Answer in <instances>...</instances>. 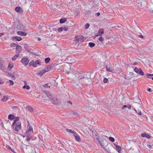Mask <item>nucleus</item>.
<instances>
[{"instance_id": "f257e3e1", "label": "nucleus", "mask_w": 153, "mask_h": 153, "mask_svg": "<svg viewBox=\"0 0 153 153\" xmlns=\"http://www.w3.org/2000/svg\"><path fill=\"white\" fill-rule=\"evenodd\" d=\"M97 139L98 140L101 146L103 148H105L108 145V142L105 140H102L101 141L99 140L98 137H96Z\"/></svg>"}, {"instance_id": "f03ea898", "label": "nucleus", "mask_w": 153, "mask_h": 153, "mask_svg": "<svg viewBox=\"0 0 153 153\" xmlns=\"http://www.w3.org/2000/svg\"><path fill=\"white\" fill-rule=\"evenodd\" d=\"M29 60L27 57H24L21 59L20 62L22 63L24 66H26L28 64Z\"/></svg>"}, {"instance_id": "7ed1b4c3", "label": "nucleus", "mask_w": 153, "mask_h": 153, "mask_svg": "<svg viewBox=\"0 0 153 153\" xmlns=\"http://www.w3.org/2000/svg\"><path fill=\"white\" fill-rule=\"evenodd\" d=\"M75 40L79 43L84 41V37L82 36H76L75 38Z\"/></svg>"}, {"instance_id": "20e7f679", "label": "nucleus", "mask_w": 153, "mask_h": 153, "mask_svg": "<svg viewBox=\"0 0 153 153\" xmlns=\"http://www.w3.org/2000/svg\"><path fill=\"white\" fill-rule=\"evenodd\" d=\"M134 68V71L137 73L141 76H143L144 75V73L141 68L138 69L137 67H135Z\"/></svg>"}, {"instance_id": "39448f33", "label": "nucleus", "mask_w": 153, "mask_h": 153, "mask_svg": "<svg viewBox=\"0 0 153 153\" xmlns=\"http://www.w3.org/2000/svg\"><path fill=\"white\" fill-rule=\"evenodd\" d=\"M93 72H91L90 73L86 72L85 73L84 72L83 78H86L87 79L90 78H92L93 77H91V75L93 74Z\"/></svg>"}, {"instance_id": "423d86ee", "label": "nucleus", "mask_w": 153, "mask_h": 153, "mask_svg": "<svg viewBox=\"0 0 153 153\" xmlns=\"http://www.w3.org/2000/svg\"><path fill=\"white\" fill-rule=\"evenodd\" d=\"M84 74V72H83L82 73L76 72L75 74V75L77 78L81 79L83 78Z\"/></svg>"}, {"instance_id": "0eeeda50", "label": "nucleus", "mask_w": 153, "mask_h": 153, "mask_svg": "<svg viewBox=\"0 0 153 153\" xmlns=\"http://www.w3.org/2000/svg\"><path fill=\"white\" fill-rule=\"evenodd\" d=\"M74 136L77 141L79 142L81 141V140L78 134L76 132L75 133V134H74Z\"/></svg>"}, {"instance_id": "6e6552de", "label": "nucleus", "mask_w": 153, "mask_h": 153, "mask_svg": "<svg viewBox=\"0 0 153 153\" xmlns=\"http://www.w3.org/2000/svg\"><path fill=\"white\" fill-rule=\"evenodd\" d=\"M16 53L19 54V53H20L22 50V47L19 45H17L16 46Z\"/></svg>"}, {"instance_id": "1a4fd4ad", "label": "nucleus", "mask_w": 153, "mask_h": 153, "mask_svg": "<svg viewBox=\"0 0 153 153\" xmlns=\"http://www.w3.org/2000/svg\"><path fill=\"white\" fill-rule=\"evenodd\" d=\"M21 128V124L18 123V124L16 125L15 126V130L17 132L19 131Z\"/></svg>"}, {"instance_id": "9d476101", "label": "nucleus", "mask_w": 153, "mask_h": 153, "mask_svg": "<svg viewBox=\"0 0 153 153\" xmlns=\"http://www.w3.org/2000/svg\"><path fill=\"white\" fill-rule=\"evenodd\" d=\"M58 64H56V65H55V64H54L53 66H52V65H49L47 68H46V70L47 71H51L52 70L53 66H56V65H58Z\"/></svg>"}, {"instance_id": "9b49d317", "label": "nucleus", "mask_w": 153, "mask_h": 153, "mask_svg": "<svg viewBox=\"0 0 153 153\" xmlns=\"http://www.w3.org/2000/svg\"><path fill=\"white\" fill-rule=\"evenodd\" d=\"M17 33L21 36H26L27 33L25 32L21 31H18L17 32Z\"/></svg>"}, {"instance_id": "f8f14e48", "label": "nucleus", "mask_w": 153, "mask_h": 153, "mask_svg": "<svg viewBox=\"0 0 153 153\" xmlns=\"http://www.w3.org/2000/svg\"><path fill=\"white\" fill-rule=\"evenodd\" d=\"M52 102L54 104H57L58 102L57 100L55 97H53L51 100Z\"/></svg>"}, {"instance_id": "ddd939ff", "label": "nucleus", "mask_w": 153, "mask_h": 153, "mask_svg": "<svg viewBox=\"0 0 153 153\" xmlns=\"http://www.w3.org/2000/svg\"><path fill=\"white\" fill-rule=\"evenodd\" d=\"M106 70L109 72H111L114 71V69L112 66L108 67L107 65L106 67Z\"/></svg>"}, {"instance_id": "4468645a", "label": "nucleus", "mask_w": 153, "mask_h": 153, "mask_svg": "<svg viewBox=\"0 0 153 153\" xmlns=\"http://www.w3.org/2000/svg\"><path fill=\"white\" fill-rule=\"evenodd\" d=\"M12 39L13 40H16L18 41H20L22 40V38L21 37L15 36L12 37Z\"/></svg>"}, {"instance_id": "2eb2a0df", "label": "nucleus", "mask_w": 153, "mask_h": 153, "mask_svg": "<svg viewBox=\"0 0 153 153\" xmlns=\"http://www.w3.org/2000/svg\"><path fill=\"white\" fill-rule=\"evenodd\" d=\"M114 145L115 146L116 149L117 150L118 152V153H120V152L121 151V147L116 144L114 143Z\"/></svg>"}, {"instance_id": "dca6fc26", "label": "nucleus", "mask_w": 153, "mask_h": 153, "mask_svg": "<svg viewBox=\"0 0 153 153\" xmlns=\"http://www.w3.org/2000/svg\"><path fill=\"white\" fill-rule=\"evenodd\" d=\"M29 65L30 66L32 65L33 66L35 67L37 66V65L36 64L35 62L33 60H32L31 62H29Z\"/></svg>"}, {"instance_id": "f3484780", "label": "nucleus", "mask_w": 153, "mask_h": 153, "mask_svg": "<svg viewBox=\"0 0 153 153\" xmlns=\"http://www.w3.org/2000/svg\"><path fill=\"white\" fill-rule=\"evenodd\" d=\"M90 131L91 132H92V134L93 136H98V134L95 130H92V129H91Z\"/></svg>"}, {"instance_id": "a211bd4d", "label": "nucleus", "mask_w": 153, "mask_h": 153, "mask_svg": "<svg viewBox=\"0 0 153 153\" xmlns=\"http://www.w3.org/2000/svg\"><path fill=\"white\" fill-rule=\"evenodd\" d=\"M46 95L47 97H48L51 100L52 99L53 97L51 94L49 92H47L46 93Z\"/></svg>"}, {"instance_id": "6ab92c4d", "label": "nucleus", "mask_w": 153, "mask_h": 153, "mask_svg": "<svg viewBox=\"0 0 153 153\" xmlns=\"http://www.w3.org/2000/svg\"><path fill=\"white\" fill-rule=\"evenodd\" d=\"M8 118L9 120H12L15 118V116L13 114H10L8 115Z\"/></svg>"}, {"instance_id": "aec40b11", "label": "nucleus", "mask_w": 153, "mask_h": 153, "mask_svg": "<svg viewBox=\"0 0 153 153\" xmlns=\"http://www.w3.org/2000/svg\"><path fill=\"white\" fill-rule=\"evenodd\" d=\"M67 21V19L65 18H62L59 20L60 23L61 24H62L65 22Z\"/></svg>"}, {"instance_id": "412c9836", "label": "nucleus", "mask_w": 153, "mask_h": 153, "mask_svg": "<svg viewBox=\"0 0 153 153\" xmlns=\"http://www.w3.org/2000/svg\"><path fill=\"white\" fill-rule=\"evenodd\" d=\"M66 130L69 133H73V134H75V133L76 132L75 131H73V130L70 129H69L68 128H66Z\"/></svg>"}, {"instance_id": "4be33fe9", "label": "nucleus", "mask_w": 153, "mask_h": 153, "mask_svg": "<svg viewBox=\"0 0 153 153\" xmlns=\"http://www.w3.org/2000/svg\"><path fill=\"white\" fill-rule=\"evenodd\" d=\"M19 54H16L12 58V60H15L17 58L19 57Z\"/></svg>"}, {"instance_id": "5701e85b", "label": "nucleus", "mask_w": 153, "mask_h": 153, "mask_svg": "<svg viewBox=\"0 0 153 153\" xmlns=\"http://www.w3.org/2000/svg\"><path fill=\"white\" fill-rule=\"evenodd\" d=\"M8 99V98L6 96H4L3 98L1 100L4 102H6Z\"/></svg>"}, {"instance_id": "b1692460", "label": "nucleus", "mask_w": 153, "mask_h": 153, "mask_svg": "<svg viewBox=\"0 0 153 153\" xmlns=\"http://www.w3.org/2000/svg\"><path fill=\"white\" fill-rule=\"evenodd\" d=\"M51 60V59L49 57H47L45 59V62L46 63H48Z\"/></svg>"}, {"instance_id": "393cba45", "label": "nucleus", "mask_w": 153, "mask_h": 153, "mask_svg": "<svg viewBox=\"0 0 153 153\" xmlns=\"http://www.w3.org/2000/svg\"><path fill=\"white\" fill-rule=\"evenodd\" d=\"M99 34H102L104 33V30L103 29H100L98 32Z\"/></svg>"}, {"instance_id": "a878e982", "label": "nucleus", "mask_w": 153, "mask_h": 153, "mask_svg": "<svg viewBox=\"0 0 153 153\" xmlns=\"http://www.w3.org/2000/svg\"><path fill=\"white\" fill-rule=\"evenodd\" d=\"M26 137H27V136H29L30 137H32V132H29V131H26Z\"/></svg>"}, {"instance_id": "bb28decb", "label": "nucleus", "mask_w": 153, "mask_h": 153, "mask_svg": "<svg viewBox=\"0 0 153 153\" xmlns=\"http://www.w3.org/2000/svg\"><path fill=\"white\" fill-rule=\"evenodd\" d=\"M88 45L91 48H92L94 46L95 44L94 43L90 42L88 43Z\"/></svg>"}, {"instance_id": "cd10ccee", "label": "nucleus", "mask_w": 153, "mask_h": 153, "mask_svg": "<svg viewBox=\"0 0 153 153\" xmlns=\"http://www.w3.org/2000/svg\"><path fill=\"white\" fill-rule=\"evenodd\" d=\"M21 8L20 7H16L15 8V10L16 11L18 12H20V10H21Z\"/></svg>"}, {"instance_id": "c85d7f7f", "label": "nucleus", "mask_w": 153, "mask_h": 153, "mask_svg": "<svg viewBox=\"0 0 153 153\" xmlns=\"http://www.w3.org/2000/svg\"><path fill=\"white\" fill-rule=\"evenodd\" d=\"M23 88L24 89L26 88L27 90H29L30 88V86L27 85H25L23 87Z\"/></svg>"}, {"instance_id": "c756f323", "label": "nucleus", "mask_w": 153, "mask_h": 153, "mask_svg": "<svg viewBox=\"0 0 153 153\" xmlns=\"http://www.w3.org/2000/svg\"><path fill=\"white\" fill-rule=\"evenodd\" d=\"M29 128H28V129L26 131H29V132H32V133H33V128L32 127L29 126Z\"/></svg>"}, {"instance_id": "7c9ffc66", "label": "nucleus", "mask_w": 153, "mask_h": 153, "mask_svg": "<svg viewBox=\"0 0 153 153\" xmlns=\"http://www.w3.org/2000/svg\"><path fill=\"white\" fill-rule=\"evenodd\" d=\"M26 137L27 138L26 140L28 142L30 141V140L32 139V137H30L29 136H27V137Z\"/></svg>"}, {"instance_id": "2f4dec72", "label": "nucleus", "mask_w": 153, "mask_h": 153, "mask_svg": "<svg viewBox=\"0 0 153 153\" xmlns=\"http://www.w3.org/2000/svg\"><path fill=\"white\" fill-rule=\"evenodd\" d=\"M13 65H12L9 64L8 67V68L9 70H11L12 68Z\"/></svg>"}, {"instance_id": "473e14b6", "label": "nucleus", "mask_w": 153, "mask_h": 153, "mask_svg": "<svg viewBox=\"0 0 153 153\" xmlns=\"http://www.w3.org/2000/svg\"><path fill=\"white\" fill-rule=\"evenodd\" d=\"M17 45H18L15 43H12L10 44L11 47H15V46H16H16Z\"/></svg>"}, {"instance_id": "72a5a7b5", "label": "nucleus", "mask_w": 153, "mask_h": 153, "mask_svg": "<svg viewBox=\"0 0 153 153\" xmlns=\"http://www.w3.org/2000/svg\"><path fill=\"white\" fill-rule=\"evenodd\" d=\"M28 44H25V49L27 51H29V50L28 49Z\"/></svg>"}, {"instance_id": "f704fd0d", "label": "nucleus", "mask_w": 153, "mask_h": 153, "mask_svg": "<svg viewBox=\"0 0 153 153\" xmlns=\"http://www.w3.org/2000/svg\"><path fill=\"white\" fill-rule=\"evenodd\" d=\"M109 140L112 142H114L115 141V139L113 137H109Z\"/></svg>"}, {"instance_id": "c9c22d12", "label": "nucleus", "mask_w": 153, "mask_h": 153, "mask_svg": "<svg viewBox=\"0 0 153 153\" xmlns=\"http://www.w3.org/2000/svg\"><path fill=\"white\" fill-rule=\"evenodd\" d=\"M44 73H43V71L42 70L40 71V72L38 73L37 74V75H39L40 76H42Z\"/></svg>"}, {"instance_id": "e433bc0d", "label": "nucleus", "mask_w": 153, "mask_h": 153, "mask_svg": "<svg viewBox=\"0 0 153 153\" xmlns=\"http://www.w3.org/2000/svg\"><path fill=\"white\" fill-rule=\"evenodd\" d=\"M90 25L88 23H86L85 25V29H87L89 27Z\"/></svg>"}, {"instance_id": "4c0bfd02", "label": "nucleus", "mask_w": 153, "mask_h": 153, "mask_svg": "<svg viewBox=\"0 0 153 153\" xmlns=\"http://www.w3.org/2000/svg\"><path fill=\"white\" fill-rule=\"evenodd\" d=\"M28 109L29 111L31 112H32L33 110V108L30 106L28 107Z\"/></svg>"}, {"instance_id": "58836bf2", "label": "nucleus", "mask_w": 153, "mask_h": 153, "mask_svg": "<svg viewBox=\"0 0 153 153\" xmlns=\"http://www.w3.org/2000/svg\"><path fill=\"white\" fill-rule=\"evenodd\" d=\"M64 27H61L58 28L57 30L58 32H61L63 30Z\"/></svg>"}, {"instance_id": "ea45409f", "label": "nucleus", "mask_w": 153, "mask_h": 153, "mask_svg": "<svg viewBox=\"0 0 153 153\" xmlns=\"http://www.w3.org/2000/svg\"><path fill=\"white\" fill-rule=\"evenodd\" d=\"M146 75L147 76L148 78H150L151 77H150V76H153V74H151L149 73H147Z\"/></svg>"}, {"instance_id": "a19ab883", "label": "nucleus", "mask_w": 153, "mask_h": 153, "mask_svg": "<svg viewBox=\"0 0 153 153\" xmlns=\"http://www.w3.org/2000/svg\"><path fill=\"white\" fill-rule=\"evenodd\" d=\"M14 119V121L15 122H17L19 120V117H15V118Z\"/></svg>"}, {"instance_id": "79ce46f5", "label": "nucleus", "mask_w": 153, "mask_h": 153, "mask_svg": "<svg viewBox=\"0 0 153 153\" xmlns=\"http://www.w3.org/2000/svg\"><path fill=\"white\" fill-rule=\"evenodd\" d=\"M147 135V134L146 133H144L141 134V136L142 137H146V136Z\"/></svg>"}, {"instance_id": "37998d69", "label": "nucleus", "mask_w": 153, "mask_h": 153, "mask_svg": "<svg viewBox=\"0 0 153 153\" xmlns=\"http://www.w3.org/2000/svg\"><path fill=\"white\" fill-rule=\"evenodd\" d=\"M9 82L10 83V85L11 86V85H13V84H14V82H13L12 80H9Z\"/></svg>"}, {"instance_id": "c03bdc74", "label": "nucleus", "mask_w": 153, "mask_h": 153, "mask_svg": "<svg viewBox=\"0 0 153 153\" xmlns=\"http://www.w3.org/2000/svg\"><path fill=\"white\" fill-rule=\"evenodd\" d=\"M108 79L106 78H105L104 79H103V82L104 83H106V82H108Z\"/></svg>"}, {"instance_id": "a18cd8bd", "label": "nucleus", "mask_w": 153, "mask_h": 153, "mask_svg": "<svg viewBox=\"0 0 153 153\" xmlns=\"http://www.w3.org/2000/svg\"><path fill=\"white\" fill-rule=\"evenodd\" d=\"M6 147L8 149H9L10 150H12V149L11 148V147L8 145H6Z\"/></svg>"}, {"instance_id": "49530a36", "label": "nucleus", "mask_w": 153, "mask_h": 153, "mask_svg": "<svg viewBox=\"0 0 153 153\" xmlns=\"http://www.w3.org/2000/svg\"><path fill=\"white\" fill-rule=\"evenodd\" d=\"M48 83H47V84H45V85H43V86L44 87H45V88H47V87H48ZM49 88H50V86H49Z\"/></svg>"}, {"instance_id": "de8ad7c7", "label": "nucleus", "mask_w": 153, "mask_h": 153, "mask_svg": "<svg viewBox=\"0 0 153 153\" xmlns=\"http://www.w3.org/2000/svg\"><path fill=\"white\" fill-rule=\"evenodd\" d=\"M99 39L101 42H102L104 40L101 37H100Z\"/></svg>"}, {"instance_id": "09e8293b", "label": "nucleus", "mask_w": 153, "mask_h": 153, "mask_svg": "<svg viewBox=\"0 0 153 153\" xmlns=\"http://www.w3.org/2000/svg\"><path fill=\"white\" fill-rule=\"evenodd\" d=\"M138 6H140V7H142V5L141 2H138Z\"/></svg>"}, {"instance_id": "8fccbe9b", "label": "nucleus", "mask_w": 153, "mask_h": 153, "mask_svg": "<svg viewBox=\"0 0 153 153\" xmlns=\"http://www.w3.org/2000/svg\"><path fill=\"white\" fill-rule=\"evenodd\" d=\"M35 63H36V65H37V64H38L39 65H40V62L38 60H37L35 62Z\"/></svg>"}, {"instance_id": "3c124183", "label": "nucleus", "mask_w": 153, "mask_h": 153, "mask_svg": "<svg viewBox=\"0 0 153 153\" xmlns=\"http://www.w3.org/2000/svg\"><path fill=\"white\" fill-rule=\"evenodd\" d=\"M16 122H15V121H14L13 123L12 124V127H14L15 126V125L16 124Z\"/></svg>"}, {"instance_id": "603ef678", "label": "nucleus", "mask_w": 153, "mask_h": 153, "mask_svg": "<svg viewBox=\"0 0 153 153\" xmlns=\"http://www.w3.org/2000/svg\"><path fill=\"white\" fill-rule=\"evenodd\" d=\"M127 107V105H123L121 108V109H124L125 108H126Z\"/></svg>"}, {"instance_id": "864d4df0", "label": "nucleus", "mask_w": 153, "mask_h": 153, "mask_svg": "<svg viewBox=\"0 0 153 153\" xmlns=\"http://www.w3.org/2000/svg\"><path fill=\"white\" fill-rule=\"evenodd\" d=\"M147 90L149 92H152V90L150 88H148L147 89Z\"/></svg>"}, {"instance_id": "5fc2aeb1", "label": "nucleus", "mask_w": 153, "mask_h": 153, "mask_svg": "<svg viewBox=\"0 0 153 153\" xmlns=\"http://www.w3.org/2000/svg\"><path fill=\"white\" fill-rule=\"evenodd\" d=\"M9 76L11 77V78H15V76L13 74H9Z\"/></svg>"}, {"instance_id": "6e6d98bb", "label": "nucleus", "mask_w": 153, "mask_h": 153, "mask_svg": "<svg viewBox=\"0 0 153 153\" xmlns=\"http://www.w3.org/2000/svg\"><path fill=\"white\" fill-rule=\"evenodd\" d=\"M131 105H127V107L128 109H130L131 108Z\"/></svg>"}, {"instance_id": "4d7b16f0", "label": "nucleus", "mask_w": 153, "mask_h": 153, "mask_svg": "<svg viewBox=\"0 0 153 153\" xmlns=\"http://www.w3.org/2000/svg\"><path fill=\"white\" fill-rule=\"evenodd\" d=\"M138 36L140 37V38L142 39H143L144 38V36L142 35H139Z\"/></svg>"}, {"instance_id": "13d9d810", "label": "nucleus", "mask_w": 153, "mask_h": 153, "mask_svg": "<svg viewBox=\"0 0 153 153\" xmlns=\"http://www.w3.org/2000/svg\"><path fill=\"white\" fill-rule=\"evenodd\" d=\"M72 114L73 116H75L78 114V113L77 112H73Z\"/></svg>"}, {"instance_id": "bf43d9fd", "label": "nucleus", "mask_w": 153, "mask_h": 153, "mask_svg": "<svg viewBox=\"0 0 153 153\" xmlns=\"http://www.w3.org/2000/svg\"><path fill=\"white\" fill-rule=\"evenodd\" d=\"M125 78L126 79H127L128 78V79H130L131 78V77H129V76H128L127 75V76H125Z\"/></svg>"}, {"instance_id": "052dcab7", "label": "nucleus", "mask_w": 153, "mask_h": 153, "mask_svg": "<svg viewBox=\"0 0 153 153\" xmlns=\"http://www.w3.org/2000/svg\"><path fill=\"white\" fill-rule=\"evenodd\" d=\"M3 66L2 63L0 61V68H2L3 67Z\"/></svg>"}, {"instance_id": "680f3d73", "label": "nucleus", "mask_w": 153, "mask_h": 153, "mask_svg": "<svg viewBox=\"0 0 153 153\" xmlns=\"http://www.w3.org/2000/svg\"><path fill=\"white\" fill-rule=\"evenodd\" d=\"M64 29L63 30L65 31H67L68 30V27L67 28L66 27H63Z\"/></svg>"}, {"instance_id": "e2e57ef3", "label": "nucleus", "mask_w": 153, "mask_h": 153, "mask_svg": "<svg viewBox=\"0 0 153 153\" xmlns=\"http://www.w3.org/2000/svg\"><path fill=\"white\" fill-rule=\"evenodd\" d=\"M42 71H43V73H44L48 72L46 69L43 70H42Z\"/></svg>"}, {"instance_id": "0e129e2a", "label": "nucleus", "mask_w": 153, "mask_h": 153, "mask_svg": "<svg viewBox=\"0 0 153 153\" xmlns=\"http://www.w3.org/2000/svg\"><path fill=\"white\" fill-rule=\"evenodd\" d=\"M4 83L3 81L1 79H0V85Z\"/></svg>"}, {"instance_id": "69168bd1", "label": "nucleus", "mask_w": 153, "mask_h": 153, "mask_svg": "<svg viewBox=\"0 0 153 153\" xmlns=\"http://www.w3.org/2000/svg\"><path fill=\"white\" fill-rule=\"evenodd\" d=\"M146 137H147L148 139L150 138V136L149 135L147 134V135L146 136Z\"/></svg>"}, {"instance_id": "338daca9", "label": "nucleus", "mask_w": 153, "mask_h": 153, "mask_svg": "<svg viewBox=\"0 0 153 153\" xmlns=\"http://www.w3.org/2000/svg\"><path fill=\"white\" fill-rule=\"evenodd\" d=\"M34 152H35V153H36V152L35 151V149L34 148L32 150V153H34Z\"/></svg>"}, {"instance_id": "774afa93", "label": "nucleus", "mask_w": 153, "mask_h": 153, "mask_svg": "<svg viewBox=\"0 0 153 153\" xmlns=\"http://www.w3.org/2000/svg\"><path fill=\"white\" fill-rule=\"evenodd\" d=\"M138 113V114L139 115H141L142 114V113H141V111H139Z\"/></svg>"}]
</instances>
